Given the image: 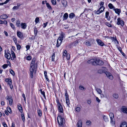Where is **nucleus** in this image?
<instances>
[{
  "instance_id": "obj_27",
  "label": "nucleus",
  "mask_w": 127,
  "mask_h": 127,
  "mask_svg": "<svg viewBox=\"0 0 127 127\" xmlns=\"http://www.w3.org/2000/svg\"><path fill=\"white\" fill-rule=\"evenodd\" d=\"M98 72L99 73H105L106 71L105 70L102 69H100L98 70Z\"/></svg>"
},
{
  "instance_id": "obj_43",
  "label": "nucleus",
  "mask_w": 127,
  "mask_h": 127,
  "mask_svg": "<svg viewBox=\"0 0 127 127\" xmlns=\"http://www.w3.org/2000/svg\"><path fill=\"white\" fill-rule=\"evenodd\" d=\"M9 70L10 73L12 75H14L15 73L14 71L11 69H10Z\"/></svg>"
},
{
  "instance_id": "obj_32",
  "label": "nucleus",
  "mask_w": 127,
  "mask_h": 127,
  "mask_svg": "<svg viewBox=\"0 0 127 127\" xmlns=\"http://www.w3.org/2000/svg\"><path fill=\"white\" fill-rule=\"evenodd\" d=\"M127 108H123L121 109L122 111L124 113L126 112V110H127Z\"/></svg>"
},
{
  "instance_id": "obj_5",
  "label": "nucleus",
  "mask_w": 127,
  "mask_h": 127,
  "mask_svg": "<svg viewBox=\"0 0 127 127\" xmlns=\"http://www.w3.org/2000/svg\"><path fill=\"white\" fill-rule=\"evenodd\" d=\"M96 64L95 65H102L104 64L103 62L98 59H95V62Z\"/></svg>"
},
{
  "instance_id": "obj_9",
  "label": "nucleus",
  "mask_w": 127,
  "mask_h": 127,
  "mask_svg": "<svg viewBox=\"0 0 127 127\" xmlns=\"http://www.w3.org/2000/svg\"><path fill=\"white\" fill-rule=\"evenodd\" d=\"M105 74L107 76L108 78L111 79L112 80L113 79V77L111 74L109 72L106 71Z\"/></svg>"
},
{
  "instance_id": "obj_31",
  "label": "nucleus",
  "mask_w": 127,
  "mask_h": 127,
  "mask_svg": "<svg viewBox=\"0 0 127 127\" xmlns=\"http://www.w3.org/2000/svg\"><path fill=\"white\" fill-rule=\"evenodd\" d=\"M109 115L110 119L114 118V115L113 113H110L109 114Z\"/></svg>"
},
{
  "instance_id": "obj_38",
  "label": "nucleus",
  "mask_w": 127,
  "mask_h": 127,
  "mask_svg": "<svg viewBox=\"0 0 127 127\" xmlns=\"http://www.w3.org/2000/svg\"><path fill=\"white\" fill-rule=\"evenodd\" d=\"M16 44V45L17 50H19L20 49L21 46L18 43H17V44Z\"/></svg>"
},
{
  "instance_id": "obj_28",
  "label": "nucleus",
  "mask_w": 127,
  "mask_h": 127,
  "mask_svg": "<svg viewBox=\"0 0 127 127\" xmlns=\"http://www.w3.org/2000/svg\"><path fill=\"white\" fill-rule=\"evenodd\" d=\"M103 117L104 120L105 122H107L108 121V119L107 116L104 115Z\"/></svg>"
},
{
  "instance_id": "obj_6",
  "label": "nucleus",
  "mask_w": 127,
  "mask_h": 127,
  "mask_svg": "<svg viewBox=\"0 0 127 127\" xmlns=\"http://www.w3.org/2000/svg\"><path fill=\"white\" fill-rule=\"evenodd\" d=\"M5 81L8 83V84L9 85L10 88L12 89L13 88V85H12V82L10 78H6L5 80Z\"/></svg>"
},
{
  "instance_id": "obj_8",
  "label": "nucleus",
  "mask_w": 127,
  "mask_h": 127,
  "mask_svg": "<svg viewBox=\"0 0 127 127\" xmlns=\"http://www.w3.org/2000/svg\"><path fill=\"white\" fill-rule=\"evenodd\" d=\"M17 36L21 39H22L24 38V35L23 33L21 32H17Z\"/></svg>"
},
{
  "instance_id": "obj_12",
  "label": "nucleus",
  "mask_w": 127,
  "mask_h": 127,
  "mask_svg": "<svg viewBox=\"0 0 127 127\" xmlns=\"http://www.w3.org/2000/svg\"><path fill=\"white\" fill-rule=\"evenodd\" d=\"M95 62V59H91L88 61V63L89 64H92L93 65H95L96 64Z\"/></svg>"
},
{
  "instance_id": "obj_56",
  "label": "nucleus",
  "mask_w": 127,
  "mask_h": 127,
  "mask_svg": "<svg viewBox=\"0 0 127 127\" xmlns=\"http://www.w3.org/2000/svg\"><path fill=\"white\" fill-rule=\"evenodd\" d=\"M91 122L89 120H88L86 122V124L87 125H89L90 123H91Z\"/></svg>"
},
{
  "instance_id": "obj_34",
  "label": "nucleus",
  "mask_w": 127,
  "mask_h": 127,
  "mask_svg": "<svg viewBox=\"0 0 127 127\" xmlns=\"http://www.w3.org/2000/svg\"><path fill=\"white\" fill-rule=\"evenodd\" d=\"M20 21L19 20H18L16 22V25L18 27H20Z\"/></svg>"
},
{
  "instance_id": "obj_52",
  "label": "nucleus",
  "mask_w": 127,
  "mask_h": 127,
  "mask_svg": "<svg viewBox=\"0 0 127 127\" xmlns=\"http://www.w3.org/2000/svg\"><path fill=\"white\" fill-rule=\"evenodd\" d=\"M105 25L109 27H112V25L109 22H106L105 23Z\"/></svg>"
},
{
  "instance_id": "obj_50",
  "label": "nucleus",
  "mask_w": 127,
  "mask_h": 127,
  "mask_svg": "<svg viewBox=\"0 0 127 127\" xmlns=\"http://www.w3.org/2000/svg\"><path fill=\"white\" fill-rule=\"evenodd\" d=\"M66 57V59L67 60H69L70 58V55L69 54H67L66 56H65Z\"/></svg>"
},
{
  "instance_id": "obj_11",
  "label": "nucleus",
  "mask_w": 127,
  "mask_h": 127,
  "mask_svg": "<svg viewBox=\"0 0 127 127\" xmlns=\"http://www.w3.org/2000/svg\"><path fill=\"white\" fill-rule=\"evenodd\" d=\"M58 110L59 112L63 113V108L61 104L57 105Z\"/></svg>"
},
{
  "instance_id": "obj_48",
  "label": "nucleus",
  "mask_w": 127,
  "mask_h": 127,
  "mask_svg": "<svg viewBox=\"0 0 127 127\" xmlns=\"http://www.w3.org/2000/svg\"><path fill=\"white\" fill-rule=\"evenodd\" d=\"M76 110L77 112H79L80 111V108L79 107H77L76 108Z\"/></svg>"
},
{
  "instance_id": "obj_1",
  "label": "nucleus",
  "mask_w": 127,
  "mask_h": 127,
  "mask_svg": "<svg viewBox=\"0 0 127 127\" xmlns=\"http://www.w3.org/2000/svg\"><path fill=\"white\" fill-rule=\"evenodd\" d=\"M35 58H33L31 61L30 64V77L32 78L33 77V73L35 69L37 68V64L36 63H35Z\"/></svg>"
},
{
  "instance_id": "obj_45",
  "label": "nucleus",
  "mask_w": 127,
  "mask_h": 127,
  "mask_svg": "<svg viewBox=\"0 0 127 127\" xmlns=\"http://www.w3.org/2000/svg\"><path fill=\"white\" fill-rule=\"evenodd\" d=\"M32 59V57L30 56H28L27 57L26 59L28 60H30Z\"/></svg>"
},
{
  "instance_id": "obj_30",
  "label": "nucleus",
  "mask_w": 127,
  "mask_h": 127,
  "mask_svg": "<svg viewBox=\"0 0 127 127\" xmlns=\"http://www.w3.org/2000/svg\"><path fill=\"white\" fill-rule=\"evenodd\" d=\"M7 110L8 111L10 114L12 113V111L11 108L9 107H7L6 108Z\"/></svg>"
},
{
  "instance_id": "obj_49",
  "label": "nucleus",
  "mask_w": 127,
  "mask_h": 127,
  "mask_svg": "<svg viewBox=\"0 0 127 127\" xmlns=\"http://www.w3.org/2000/svg\"><path fill=\"white\" fill-rule=\"evenodd\" d=\"M79 89L81 90H85L86 89L85 88L82 86H79Z\"/></svg>"
},
{
  "instance_id": "obj_4",
  "label": "nucleus",
  "mask_w": 127,
  "mask_h": 127,
  "mask_svg": "<svg viewBox=\"0 0 127 127\" xmlns=\"http://www.w3.org/2000/svg\"><path fill=\"white\" fill-rule=\"evenodd\" d=\"M64 37V34L63 33H62L60 36L57 40V44L56 46L58 47L59 46L61 45L62 40H63Z\"/></svg>"
},
{
  "instance_id": "obj_58",
  "label": "nucleus",
  "mask_w": 127,
  "mask_h": 127,
  "mask_svg": "<svg viewBox=\"0 0 127 127\" xmlns=\"http://www.w3.org/2000/svg\"><path fill=\"white\" fill-rule=\"evenodd\" d=\"M10 26L12 28L14 29L15 28L14 25L12 23H10Z\"/></svg>"
},
{
  "instance_id": "obj_3",
  "label": "nucleus",
  "mask_w": 127,
  "mask_h": 127,
  "mask_svg": "<svg viewBox=\"0 0 127 127\" xmlns=\"http://www.w3.org/2000/svg\"><path fill=\"white\" fill-rule=\"evenodd\" d=\"M95 40L93 38H90L85 41V45L87 46H91L95 43Z\"/></svg>"
},
{
  "instance_id": "obj_7",
  "label": "nucleus",
  "mask_w": 127,
  "mask_h": 127,
  "mask_svg": "<svg viewBox=\"0 0 127 127\" xmlns=\"http://www.w3.org/2000/svg\"><path fill=\"white\" fill-rule=\"evenodd\" d=\"M117 24L118 25H121L123 27L124 25V22L120 18H118L117 19Z\"/></svg>"
},
{
  "instance_id": "obj_55",
  "label": "nucleus",
  "mask_w": 127,
  "mask_h": 127,
  "mask_svg": "<svg viewBox=\"0 0 127 127\" xmlns=\"http://www.w3.org/2000/svg\"><path fill=\"white\" fill-rule=\"evenodd\" d=\"M8 65L7 64H4L2 65V67L4 69H5L7 68L8 66Z\"/></svg>"
},
{
  "instance_id": "obj_64",
  "label": "nucleus",
  "mask_w": 127,
  "mask_h": 127,
  "mask_svg": "<svg viewBox=\"0 0 127 127\" xmlns=\"http://www.w3.org/2000/svg\"><path fill=\"white\" fill-rule=\"evenodd\" d=\"M74 44L75 46L77 45L78 44V42L76 40L74 42Z\"/></svg>"
},
{
  "instance_id": "obj_46",
  "label": "nucleus",
  "mask_w": 127,
  "mask_h": 127,
  "mask_svg": "<svg viewBox=\"0 0 127 127\" xmlns=\"http://www.w3.org/2000/svg\"><path fill=\"white\" fill-rule=\"evenodd\" d=\"M35 21L36 23H38L39 22V19L38 17H37L35 18Z\"/></svg>"
},
{
  "instance_id": "obj_20",
  "label": "nucleus",
  "mask_w": 127,
  "mask_h": 127,
  "mask_svg": "<svg viewBox=\"0 0 127 127\" xmlns=\"http://www.w3.org/2000/svg\"><path fill=\"white\" fill-rule=\"evenodd\" d=\"M8 18V16L6 14L1 15L0 16V18L2 19H7Z\"/></svg>"
},
{
  "instance_id": "obj_24",
  "label": "nucleus",
  "mask_w": 127,
  "mask_h": 127,
  "mask_svg": "<svg viewBox=\"0 0 127 127\" xmlns=\"http://www.w3.org/2000/svg\"><path fill=\"white\" fill-rule=\"evenodd\" d=\"M110 123L111 124L114 125L115 123V120L114 118L110 119Z\"/></svg>"
},
{
  "instance_id": "obj_61",
  "label": "nucleus",
  "mask_w": 127,
  "mask_h": 127,
  "mask_svg": "<svg viewBox=\"0 0 127 127\" xmlns=\"http://www.w3.org/2000/svg\"><path fill=\"white\" fill-rule=\"evenodd\" d=\"M22 96L24 98V100L25 101H26V97L25 96V95L24 94H23L22 95Z\"/></svg>"
},
{
  "instance_id": "obj_17",
  "label": "nucleus",
  "mask_w": 127,
  "mask_h": 127,
  "mask_svg": "<svg viewBox=\"0 0 127 127\" xmlns=\"http://www.w3.org/2000/svg\"><path fill=\"white\" fill-rule=\"evenodd\" d=\"M112 96L114 98L116 99H117L119 97L118 94L116 93L113 94Z\"/></svg>"
},
{
  "instance_id": "obj_25",
  "label": "nucleus",
  "mask_w": 127,
  "mask_h": 127,
  "mask_svg": "<svg viewBox=\"0 0 127 127\" xmlns=\"http://www.w3.org/2000/svg\"><path fill=\"white\" fill-rule=\"evenodd\" d=\"M37 112L38 115L40 117H41L42 115V111L41 110L39 109H38L37 110Z\"/></svg>"
},
{
  "instance_id": "obj_39",
  "label": "nucleus",
  "mask_w": 127,
  "mask_h": 127,
  "mask_svg": "<svg viewBox=\"0 0 127 127\" xmlns=\"http://www.w3.org/2000/svg\"><path fill=\"white\" fill-rule=\"evenodd\" d=\"M96 90L99 94H100L102 92L101 90L100 89L97 88L96 89Z\"/></svg>"
},
{
  "instance_id": "obj_37",
  "label": "nucleus",
  "mask_w": 127,
  "mask_h": 127,
  "mask_svg": "<svg viewBox=\"0 0 127 127\" xmlns=\"http://www.w3.org/2000/svg\"><path fill=\"white\" fill-rule=\"evenodd\" d=\"M108 6L109 8L110 9H112L114 8V7L113 5L111 3H110L108 4Z\"/></svg>"
},
{
  "instance_id": "obj_35",
  "label": "nucleus",
  "mask_w": 127,
  "mask_h": 127,
  "mask_svg": "<svg viewBox=\"0 0 127 127\" xmlns=\"http://www.w3.org/2000/svg\"><path fill=\"white\" fill-rule=\"evenodd\" d=\"M67 54V51L65 50H64L63 52V55L65 57Z\"/></svg>"
},
{
  "instance_id": "obj_23",
  "label": "nucleus",
  "mask_w": 127,
  "mask_h": 127,
  "mask_svg": "<svg viewBox=\"0 0 127 127\" xmlns=\"http://www.w3.org/2000/svg\"><path fill=\"white\" fill-rule=\"evenodd\" d=\"M75 16V14L73 13H71L69 15V17L71 19L73 18Z\"/></svg>"
},
{
  "instance_id": "obj_53",
  "label": "nucleus",
  "mask_w": 127,
  "mask_h": 127,
  "mask_svg": "<svg viewBox=\"0 0 127 127\" xmlns=\"http://www.w3.org/2000/svg\"><path fill=\"white\" fill-rule=\"evenodd\" d=\"M105 9V7L104 6H101L99 8V9L100 10V11H101L102 10V12H103V10Z\"/></svg>"
},
{
  "instance_id": "obj_59",
  "label": "nucleus",
  "mask_w": 127,
  "mask_h": 127,
  "mask_svg": "<svg viewBox=\"0 0 127 127\" xmlns=\"http://www.w3.org/2000/svg\"><path fill=\"white\" fill-rule=\"evenodd\" d=\"M19 8H18V7L17 6H14L12 8V9L13 10H14L15 9L17 10Z\"/></svg>"
},
{
  "instance_id": "obj_10",
  "label": "nucleus",
  "mask_w": 127,
  "mask_h": 127,
  "mask_svg": "<svg viewBox=\"0 0 127 127\" xmlns=\"http://www.w3.org/2000/svg\"><path fill=\"white\" fill-rule=\"evenodd\" d=\"M98 45L101 46H103L104 45V43L100 39H98L96 40Z\"/></svg>"
},
{
  "instance_id": "obj_13",
  "label": "nucleus",
  "mask_w": 127,
  "mask_h": 127,
  "mask_svg": "<svg viewBox=\"0 0 127 127\" xmlns=\"http://www.w3.org/2000/svg\"><path fill=\"white\" fill-rule=\"evenodd\" d=\"M5 57L8 60L10 59L11 57V54L8 53H6V51H5Z\"/></svg>"
},
{
  "instance_id": "obj_36",
  "label": "nucleus",
  "mask_w": 127,
  "mask_h": 127,
  "mask_svg": "<svg viewBox=\"0 0 127 127\" xmlns=\"http://www.w3.org/2000/svg\"><path fill=\"white\" fill-rule=\"evenodd\" d=\"M55 57V53H53L52 57V61H53L54 62V59Z\"/></svg>"
},
{
  "instance_id": "obj_44",
  "label": "nucleus",
  "mask_w": 127,
  "mask_h": 127,
  "mask_svg": "<svg viewBox=\"0 0 127 127\" xmlns=\"http://www.w3.org/2000/svg\"><path fill=\"white\" fill-rule=\"evenodd\" d=\"M66 103L68 106H69L70 104L69 102V99H66Z\"/></svg>"
},
{
  "instance_id": "obj_63",
  "label": "nucleus",
  "mask_w": 127,
  "mask_h": 127,
  "mask_svg": "<svg viewBox=\"0 0 127 127\" xmlns=\"http://www.w3.org/2000/svg\"><path fill=\"white\" fill-rule=\"evenodd\" d=\"M2 125L4 127H7V124L5 122H3L2 123Z\"/></svg>"
},
{
  "instance_id": "obj_40",
  "label": "nucleus",
  "mask_w": 127,
  "mask_h": 127,
  "mask_svg": "<svg viewBox=\"0 0 127 127\" xmlns=\"http://www.w3.org/2000/svg\"><path fill=\"white\" fill-rule=\"evenodd\" d=\"M51 2L52 4L55 5L56 4V0H51Z\"/></svg>"
},
{
  "instance_id": "obj_60",
  "label": "nucleus",
  "mask_w": 127,
  "mask_h": 127,
  "mask_svg": "<svg viewBox=\"0 0 127 127\" xmlns=\"http://www.w3.org/2000/svg\"><path fill=\"white\" fill-rule=\"evenodd\" d=\"M41 94L42 95H43L44 98L45 99H46V97L45 95V92L44 91L43 92H42V93H41Z\"/></svg>"
},
{
  "instance_id": "obj_2",
  "label": "nucleus",
  "mask_w": 127,
  "mask_h": 127,
  "mask_svg": "<svg viewBox=\"0 0 127 127\" xmlns=\"http://www.w3.org/2000/svg\"><path fill=\"white\" fill-rule=\"evenodd\" d=\"M57 121L59 125L60 126H63L65 124V119L63 118H62L61 116H58Z\"/></svg>"
},
{
  "instance_id": "obj_42",
  "label": "nucleus",
  "mask_w": 127,
  "mask_h": 127,
  "mask_svg": "<svg viewBox=\"0 0 127 127\" xmlns=\"http://www.w3.org/2000/svg\"><path fill=\"white\" fill-rule=\"evenodd\" d=\"M21 116L23 121V122H24L25 121V118L24 114H21Z\"/></svg>"
},
{
  "instance_id": "obj_16",
  "label": "nucleus",
  "mask_w": 127,
  "mask_h": 127,
  "mask_svg": "<svg viewBox=\"0 0 127 127\" xmlns=\"http://www.w3.org/2000/svg\"><path fill=\"white\" fill-rule=\"evenodd\" d=\"M17 107L20 112H23V109L21 105L20 104H19L18 105Z\"/></svg>"
},
{
  "instance_id": "obj_41",
  "label": "nucleus",
  "mask_w": 127,
  "mask_h": 127,
  "mask_svg": "<svg viewBox=\"0 0 127 127\" xmlns=\"http://www.w3.org/2000/svg\"><path fill=\"white\" fill-rule=\"evenodd\" d=\"M37 32V29L35 27L34 28V34H35V36L36 35Z\"/></svg>"
},
{
  "instance_id": "obj_33",
  "label": "nucleus",
  "mask_w": 127,
  "mask_h": 127,
  "mask_svg": "<svg viewBox=\"0 0 127 127\" xmlns=\"http://www.w3.org/2000/svg\"><path fill=\"white\" fill-rule=\"evenodd\" d=\"M46 5L47 6V7L50 10L52 9V8L50 5V4H49V3H46Z\"/></svg>"
},
{
  "instance_id": "obj_22",
  "label": "nucleus",
  "mask_w": 127,
  "mask_h": 127,
  "mask_svg": "<svg viewBox=\"0 0 127 127\" xmlns=\"http://www.w3.org/2000/svg\"><path fill=\"white\" fill-rule=\"evenodd\" d=\"M120 126L123 127H127V123L126 122H124L121 124Z\"/></svg>"
},
{
  "instance_id": "obj_15",
  "label": "nucleus",
  "mask_w": 127,
  "mask_h": 127,
  "mask_svg": "<svg viewBox=\"0 0 127 127\" xmlns=\"http://www.w3.org/2000/svg\"><path fill=\"white\" fill-rule=\"evenodd\" d=\"M77 127H82V121L81 120L78 121L77 123Z\"/></svg>"
},
{
  "instance_id": "obj_19",
  "label": "nucleus",
  "mask_w": 127,
  "mask_h": 127,
  "mask_svg": "<svg viewBox=\"0 0 127 127\" xmlns=\"http://www.w3.org/2000/svg\"><path fill=\"white\" fill-rule=\"evenodd\" d=\"M114 10L116 13L118 15H119L120 12H121V10L120 9L116 8L114 9Z\"/></svg>"
},
{
  "instance_id": "obj_51",
  "label": "nucleus",
  "mask_w": 127,
  "mask_h": 127,
  "mask_svg": "<svg viewBox=\"0 0 127 127\" xmlns=\"http://www.w3.org/2000/svg\"><path fill=\"white\" fill-rule=\"evenodd\" d=\"M11 54L12 56V57H14V58H16L15 54L13 51H11Z\"/></svg>"
},
{
  "instance_id": "obj_57",
  "label": "nucleus",
  "mask_w": 127,
  "mask_h": 127,
  "mask_svg": "<svg viewBox=\"0 0 127 127\" xmlns=\"http://www.w3.org/2000/svg\"><path fill=\"white\" fill-rule=\"evenodd\" d=\"M13 40L14 41L15 44H16L17 43V40L16 38L15 37H14L13 39Z\"/></svg>"
},
{
  "instance_id": "obj_26",
  "label": "nucleus",
  "mask_w": 127,
  "mask_h": 127,
  "mask_svg": "<svg viewBox=\"0 0 127 127\" xmlns=\"http://www.w3.org/2000/svg\"><path fill=\"white\" fill-rule=\"evenodd\" d=\"M68 17V14L67 13H65L63 16V20H66Z\"/></svg>"
},
{
  "instance_id": "obj_14",
  "label": "nucleus",
  "mask_w": 127,
  "mask_h": 127,
  "mask_svg": "<svg viewBox=\"0 0 127 127\" xmlns=\"http://www.w3.org/2000/svg\"><path fill=\"white\" fill-rule=\"evenodd\" d=\"M20 25L21 28L23 29H25L27 27V24L25 23H21Z\"/></svg>"
},
{
  "instance_id": "obj_18",
  "label": "nucleus",
  "mask_w": 127,
  "mask_h": 127,
  "mask_svg": "<svg viewBox=\"0 0 127 127\" xmlns=\"http://www.w3.org/2000/svg\"><path fill=\"white\" fill-rule=\"evenodd\" d=\"M8 100L9 101V104L11 105L12 104L13 102L12 98L11 96H9V98Z\"/></svg>"
},
{
  "instance_id": "obj_62",
  "label": "nucleus",
  "mask_w": 127,
  "mask_h": 127,
  "mask_svg": "<svg viewBox=\"0 0 127 127\" xmlns=\"http://www.w3.org/2000/svg\"><path fill=\"white\" fill-rule=\"evenodd\" d=\"M30 46L29 45H27L26 46V48L27 49V50H28L30 49Z\"/></svg>"
},
{
  "instance_id": "obj_21",
  "label": "nucleus",
  "mask_w": 127,
  "mask_h": 127,
  "mask_svg": "<svg viewBox=\"0 0 127 127\" xmlns=\"http://www.w3.org/2000/svg\"><path fill=\"white\" fill-rule=\"evenodd\" d=\"M63 5L64 6H65L67 4V1L65 0H62L61 1Z\"/></svg>"
},
{
  "instance_id": "obj_47",
  "label": "nucleus",
  "mask_w": 127,
  "mask_h": 127,
  "mask_svg": "<svg viewBox=\"0 0 127 127\" xmlns=\"http://www.w3.org/2000/svg\"><path fill=\"white\" fill-rule=\"evenodd\" d=\"M65 99H68V94L66 90V93L65 94Z\"/></svg>"
},
{
  "instance_id": "obj_54",
  "label": "nucleus",
  "mask_w": 127,
  "mask_h": 127,
  "mask_svg": "<svg viewBox=\"0 0 127 127\" xmlns=\"http://www.w3.org/2000/svg\"><path fill=\"white\" fill-rule=\"evenodd\" d=\"M102 12V11H100V10L99 9L98 10H97L96 12V13L97 14H99Z\"/></svg>"
},
{
  "instance_id": "obj_29",
  "label": "nucleus",
  "mask_w": 127,
  "mask_h": 127,
  "mask_svg": "<svg viewBox=\"0 0 127 127\" xmlns=\"http://www.w3.org/2000/svg\"><path fill=\"white\" fill-rule=\"evenodd\" d=\"M109 15V12L107 11L105 13V17L108 20H110L109 18H108V17Z\"/></svg>"
}]
</instances>
